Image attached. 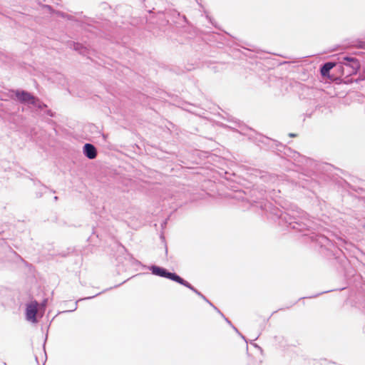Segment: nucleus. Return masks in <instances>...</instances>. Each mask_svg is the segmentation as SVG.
Here are the masks:
<instances>
[{
  "label": "nucleus",
  "instance_id": "7ed1b4c3",
  "mask_svg": "<svg viewBox=\"0 0 365 365\" xmlns=\"http://www.w3.org/2000/svg\"><path fill=\"white\" fill-rule=\"evenodd\" d=\"M45 304L39 305L36 302H31L26 306V319L31 322H36V316H42L41 312H43Z\"/></svg>",
  "mask_w": 365,
  "mask_h": 365
},
{
  "label": "nucleus",
  "instance_id": "39448f33",
  "mask_svg": "<svg viewBox=\"0 0 365 365\" xmlns=\"http://www.w3.org/2000/svg\"><path fill=\"white\" fill-rule=\"evenodd\" d=\"M335 66L334 63H325L321 69V73L322 76H327L329 71Z\"/></svg>",
  "mask_w": 365,
  "mask_h": 365
},
{
  "label": "nucleus",
  "instance_id": "f257e3e1",
  "mask_svg": "<svg viewBox=\"0 0 365 365\" xmlns=\"http://www.w3.org/2000/svg\"><path fill=\"white\" fill-rule=\"evenodd\" d=\"M150 269L152 270L153 274L155 275L166 277L173 281H175L197 292V291L194 289L193 287H192L189 283H187V282H185V280H183L182 278H180L179 276L176 275L174 273L168 272L166 271V269L156 266H153L150 268Z\"/></svg>",
  "mask_w": 365,
  "mask_h": 365
},
{
  "label": "nucleus",
  "instance_id": "20e7f679",
  "mask_svg": "<svg viewBox=\"0 0 365 365\" xmlns=\"http://www.w3.org/2000/svg\"><path fill=\"white\" fill-rule=\"evenodd\" d=\"M83 153L88 159H94L97 156V150L94 145L86 143L83 148Z\"/></svg>",
  "mask_w": 365,
  "mask_h": 365
},
{
  "label": "nucleus",
  "instance_id": "f03ea898",
  "mask_svg": "<svg viewBox=\"0 0 365 365\" xmlns=\"http://www.w3.org/2000/svg\"><path fill=\"white\" fill-rule=\"evenodd\" d=\"M16 98L18 101L24 103L33 105L39 110H43L46 105L41 103L38 99L35 98L30 93L25 91H17L15 92Z\"/></svg>",
  "mask_w": 365,
  "mask_h": 365
},
{
  "label": "nucleus",
  "instance_id": "423d86ee",
  "mask_svg": "<svg viewBox=\"0 0 365 365\" xmlns=\"http://www.w3.org/2000/svg\"><path fill=\"white\" fill-rule=\"evenodd\" d=\"M353 59L349 57H343L342 60L340 61V63H345V61H351Z\"/></svg>",
  "mask_w": 365,
  "mask_h": 365
}]
</instances>
